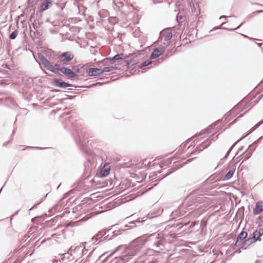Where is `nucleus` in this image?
Returning a JSON list of instances; mask_svg holds the SVG:
<instances>
[{"instance_id": "1", "label": "nucleus", "mask_w": 263, "mask_h": 263, "mask_svg": "<svg viewBox=\"0 0 263 263\" xmlns=\"http://www.w3.org/2000/svg\"><path fill=\"white\" fill-rule=\"evenodd\" d=\"M71 128V134L74 138L76 144L80 151L83 153L86 162L90 164H110L112 163L118 162L120 158L117 156H113L109 161H103L102 157L94 154L95 142L91 140H86L85 130L82 127V121L81 120H74L72 116L69 117L66 121L65 128Z\"/></svg>"}, {"instance_id": "2", "label": "nucleus", "mask_w": 263, "mask_h": 263, "mask_svg": "<svg viewBox=\"0 0 263 263\" xmlns=\"http://www.w3.org/2000/svg\"><path fill=\"white\" fill-rule=\"evenodd\" d=\"M147 235L139 237L132 242L130 247H126L125 246L121 245L117 248L115 252H118L120 249H130L134 251V254H132V256H135L140 250L146 241H149Z\"/></svg>"}, {"instance_id": "3", "label": "nucleus", "mask_w": 263, "mask_h": 263, "mask_svg": "<svg viewBox=\"0 0 263 263\" xmlns=\"http://www.w3.org/2000/svg\"><path fill=\"white\" fill-rule=\"evenodd\" d=\"M133 55V54H129L128 55L125 54L123 53H118L116 54L114 57L110 58L108 57L107 60H109V61L111 63H114L116 61L118 60H123L124 63H125V66L127 68H130L132 67L131 66H134L137 64V61L134 59V57H133L130 60H125L127 58L130 57V56Z\"/></svg>"}, {"instance_id": "4", "label": "nucleus", "mask_w": 263, "mask_h": 263, "mask_svg": "<svg viewBox=\"0 0 263 263\" xmlns=\"http://www.w3.org/2000/svg\"><path fill=\"white\" fill-rule=\"evenodd\" d=\"M149 241L153 242V247L155 249L162 250L164 247V240L162 233H154L148 236Z\"/></svg>"}, {"instance_id": "5", "label": "nucleus", "mask_w": 263, "mask_h": 263, "mask_svg": "<svg viewBox=\"0 0 263 263\" xmlns=\"http://www.w3.org/2000/svg\"><path fill=\"white\" fill-rule=\"evenodd\" d=\"M263 123V119L259 121L257 123H256L252 128H251L250 129H249L247 133H246L244 135V136L238 141L234 143L229 149V150L227 151V153L226 154L224 157L222 159H221L219 162V163L217 164H223L225 162L226 160L227 159L229 155L231 153L232 150L233 149V148L235 147V146L237 144V143L242 139L245 138L246 137L248 136L250 134H251L252 132H253L254 130L257 129L260 125H261Z\"/></svg>"}, {"instance_id": "6", "label": "nucleus", "mask_w": 263, "mask_h": 263, "mask_svg": "<svg viewBox=\"0 0 263 263\" xmlns=\"http://www.w3.org/2000/svg\"><path fill=\"white\" fill-rule=\"evenodd\" d=\"M123 251L122 255L113 259L110 263H125L129 261L134 254V251L130 249H120L119 251Z\"/></svg>"}, {"instance_id": "7", "label": "nucleus", "mask_w": 263, "mask_h": 263, "mask_svg": "<svg viewBox=\"0 0 263 263\" xmlns=\"http://www.w3.org/2000/svg\"><path fill=\"white\" fill-rule=\"evenodd\" d=\"M218 134L215 135V134H213L211 136L210 138L207 139L204 141H203L200 145H198L194 153H199L200 152L202 151L203 149L208 148L210 145L211 144V141H215L218 138Z\"/></svg>"}, {"instance_id": "8", "label": "nucleus", "mask_w": 263, "mask_h": 263, "mask_svg": "<svg viewBox=\"0 0 263 263\" xmlns=\"http://www.w3.org/2000/svg\"><path fill=\"white\" fill-rule=\"evenodd\" d=\"M87 250L85 249L83 246L80 245L78 246H71L69 251L70 253H72L74 259L81 258L83 255H84V251H86Z\"/></svg>"}, {"instance_id": "9", "label": "nucleus", "mask_w": 263, "mask_h": 263, "mask_svg": "<svg viewBox=\"0 0 263 263\" xmlns=\"http://www.w3.org/2000/svg\"><path fill=\"white\" fill-rule=\"evenodd\" d=\"M74 58V54L70 51H65L61 53L58 59V62L62 65H66Z\"/></svg>"}, {"instance_id": "10", "label": "nucleus", "mask_w": 263, "mask_h": 263, "mask_svg": "<svg viewBox=\"0 0 263 263\" xmlns=\"http://www.w3.org/2000/svg\"><path fill=\"white\" fill-rule=\"evenodd\" d=\"M51 84L53 86L60 88H66L68 87H73L75 88L79 87V86H76L74 84L66 82L62 79L59 78L53 79L51 82Z\"/></svg>"}, {"instance_id": "11", "label": "nucleus", "mask_w": 263, "mask_h": 263, "mask_svg": "<svg viewBox=\"0 0 263 263\" xmlns=\"http://www.w3.org/2000/svg\"><path fill=\"white\" fill-rule=\"evenodd\" d=\"M64 66H62V64H55L54 65H52V64L49 62L47 66L46 67V69L52 72V73L56 74L58 76H62V74L61 73V70L64 68Z\"/></svg>"}, {"instance_id": "12", "label": "nucleus", "mask_w": 263, "mask_h": 263, "mask_svg": "<svg viewBox=\"0 0 263 263\" xmlns=\"http://www.w3.org/2000/svg\"><path fill=\"white\" fill-rule=\"evenodd\" d=\"M110 168L109 165H100L97 170L96 177L98 178H104L109 174Z\"/></svg>"}, {"instance_id": "13", "label": "nucleus", "mask_w": 263, "mask_h": 263, "mask_svg": "<svg viewBox=\"0 0 263 263\" xmlns=\"http://www.w3.org/2000/svg\"><path fill=\"white\" fill-rule=\"evenodd\" d=\"M191 159H188L185 161L180 162L179 160H176V159L175 158H171L167 159L166 161L163 163L162 161L160 162H158L157 164H187L191 161ZM153 164H156V163H154Z\"/></svg>"}, {"instance_id": "14", "label": "nucleus", "mask_w": 263, "mask_h": 263, "mask_svg": "<svg viewBox=\"0 0 263 263\" xmlns=\"http://www.w3.org/2000/svg\"><path fill=\"white\" fill-rule=\"evenodd\" d=\"M166 49V46H160L158 48H155L152 52L149 57L150 60L155 59L162 55Z\"/></svg>"}, {"instance_id": "15", "label": "nucleus", "mask_w": 263, "mask_h": 263, "mask_svg": "<svg viewBox=\"0 0 263 263\" xmlns=\"http://www.w3.org/2000/svg\"><path fill=\"white\" fill-rule=\"evenodd\" d=\"M61 73L70 79H74L79 77L78 74L73 71V69H71L65 66H64L63 69L61 70Z\"/></svg>"}, {"instance_id": "16", "label": "nucleus", "mask_w": 263, "mask_h": 263, "mask_svg": "<svg viewBox=\"0 0 263 263\" xmlns=\"http://www.w3.org/2000/svg\"><path fill=\"white\" fill-rule=\"evenodd\" d=\"M54 0H42V2L39 7V11L43 12L53 6Z\"/></svg>"}, {"instance_id": "17", "label": "nucleus", "mask_w": 263, "mask_h": 263, "mask_svg": "<svg viewBox=\"0 0 263 263\" xmlns=\"http://www.w3.org/2000/svg\"><path fill=\"white\" fill-rule=\"evenodd\" d=\"M74 259V258L72 254L70 253V252L68 251L67 253L61 255V258L59 259V261L61 263H66V260L72 261Z\"/></svg>"}, {"instance_id": "18", "label": "nucleus", "mask_w": 263, "mask_h": 263, "mask_svg": "<svg viewBox=\"0 0 263 263\" xmlns=\"http://www.w3.org/2000/svg\"><path fill=\"white\" fill-rule=\"evenodd\" d=\"M102 69L99 68H89L86 69V73L88 76H97L103 73Z\"/></svg>"}, {"instance_id": "19", "label": "nucleus", "mask_w": 263, "mask_h": 263, "mask_svg": "<svg viewBox=\"0 0 263 263\" xmlns=\"http://www.w3.org/2000/svg\"><path fill=\"white\" fill-rule=\"evenodd\" d=\"M162 35L164 37L165 41H168L171 40L173 37V34L170 28L164 29L160 32V36Z\"/></svg>"}, {"instance_id": "20", "label": "nucleus", "mask_w": 263, "mask_h": 263, "mask_svg": "<svg viewBox=\"0 0 263 263\" xmlns=\"http://www.w3.org/2000/svg\"><path fill=\"white\" fill-rule=\"evenodd\" d=\"M186 10L182 9L179 10V12L177 13L176 17V21L178 23H181L184 21V19L186 16Z\"/></svg>"}, {"instance_id": "21", "label": "nucleus", "mask_w": 263, "mask_h": 263, "mask_svg": "<svg viewBox=\"0 0 263 263\" xmlns=\"http://www.w3.org/2000/svg\"><path fill=\"white\" fill-rule=\"evenodd\" d=\"M255 16L254 14H253V13H252L251 14H250L249 15H248L246 17V21L243 22L242 23H241L240 24V25L237 27V28H223V29L226 30H227V31H234L237 29H238V28H239L241 26H242L246 22H249L250 21L251 19H252Z\"/></svg>"}, {"instance_id": "22", "label": "nucleus", "mask_w": 263, "mask_h": 263, "mask_svg": "<svg viewBox=\"0 0 263 263\" xmlns=\"http://www.w3.org/2000/svg\"><path fill=\"white\" fill-rule=\"evenodd\" d=\"M247 233L245 231H242L238 236L235 245L236 247H239L241 245V241L247 237Z\"/></svg>"}, {"instance_id": "23", "label": "nucleus", "mask_w": 263, "mask_h": 263, "mask_svg": "<svg viewBox=\"0 0 263 263\" xmlns=\"http://www.w3.org/2000/svg\"><path fill=\"white\" fill-rule=\"evenodd\" d=\"M263 211V202L261 201L256 203L255 208L253 209V214L258 215Z\"/></svg>"}, {"instance_id": "24", "label": "nucleus", "mask_w": 263, "mask_h": 263, "mask_svg": "<svg viewBox=\"0 0 263 263\" xmlns=\"http://www.w3.org/2000/svg\"><path fill=\"white\" fill-rule=\"evenodd\" d=\"M257 240V238H255V237H250L241 243V248H244L245 249H246L253 242H256Z\"/></svg>"}, {"instance_id": "25", "label": "nucleus", "mask_w": 263, "mask_h": 263, "mask_svg": "<svg viewBox=\"0 0 263 263\" xmlns=\"http://www.w3.org/2000/svg\"><path fill=\"white\" fill-rule=\"evenodd\" d=\"M252 154L253 153H252L251 151H249L248 149H246L243 153L240 154V156L241 157V159H242V161L239 164H242V163L245 161L249 159L252 156Z\"/></svg>"}, {"instance_id": "26", "label": "nucleus", "mask_w": 263, "mask_h": 263, "mask_svg": "<svg viewBox=\"0 0 263 263\" xmlns=\"http://www.w3.org/2000/svg\"><path fill=\"white\" fill-rule=\"evenodd\" d=\"M37 57L41 62L42 64L44 66V67L46 68V67L47 66L50 62L42 53H38Z\"/></svg>"}, {"instance_id": "27", "label": "nucleus", "mask_w": 263, "mask_h": 263, "mask_svg": "<svg viewBox=\"0 0 263 263\" xmlns=\"http://www.w3.org/2000/svg\"><path fill=\"white\" fill-rule=\"evenodd\" d=\"M235 172V168H231L229 169L228 172L226 173V174L224 176L223 178L222 179L223 181H227L230 180L234 175Z\"/></svg>"}, {"instance_id": "28", "label": "nucleus", "mask_w": 263, "mask_h": 263, "mask_svg": "<svg viewBox=\"0 0 263 263\" xmlns=\"http://www.w3.org/2000/svg\"><path fill=\"white\" fill-rule=\"evenodd\" d=\"M106 231L104 230H101L99 231L95 236H93L92 239L98 240L105 235Z\"/></svg>"}, {"instance_id": "29", "label": "nucleus", "mask_w": 263, "mask_h": 263, "mask_svg": "<svg viewBox=\"0 0 263 263\" xmlns=\"http://www.w3.org/2000/svg\"><path fill=\"white\" fill-rule=\"evenodd\" d=\"M53 6H54V8L57 10L58 12H60L63 10L64 8V5L62 4H60L59 3L53 2Z\"/></svg>"}, {"instance_id": "30", "label": "nucleus", "mask_w": 263, "mask_h": 263, "mask_svg": "<svg viewBox=\"0 0 263 263\" xmlns=\"http://www.w3.org/2000/svg\"><path fill=\"white\" fill-rule=\"evenodd\" d=\"M237 155L236 154V155L233 157L231 161H230L228 164H237L241 159V158L239 159L240 157V156L236 157Z\"/></svg>"}, {"instance_id": "31", "label": "nucleus", "mask_w": 263, "mask_h": 263, "mask_svg": "<svg viewBox=\"0 0 263 263\" xmlns=\"http://www.w3.org/2000/svg\"><path fill=\"white\" fill-rule=\"evenodd\" d=\"M263 235V229H260L258 231L256 230L253 234V237H255V238H257V240H259V238Z\"/></svg>"}, {"instance_id": "32", "label": "nucleus", "mask_w": 263, "mask_h": 263, "mask_svg": "<svg viewBox=\"0 0 263 263\" xmlns=\"http://www.w3.org/2000/svg\"><path fill=\"white\" fill-rule=\"evenodd\" d=\"M117 69H118V67L116 66H107L102 68L101 71L103 73L104 72H110Z\"/></svg>"}, {"instance_id": "33", "label": "nucleus", "mask_w": 263, "mask_h": 263, "mask_svg": "<svg viewBox=\"0 0 263 263\" xmlns=\"http://www.w3.org/2000/svg\"><path fill=\"white\" fill-rule=\"evenodd\" d=\"M258 143V141L254 142L252 144H250L249 146L247 149L249 151H251V153H253V152L255 150V149L257 146Z\"/></svg>"}, {"instance_id": "34", "label": "nucleus", "mask_w": 263, "mask_h": 263, "mask_svg": "<svg viewBox=\"0 0 263 263\" xmlns=\"http://www.w3.org/2000/svg\"><path fill=\"white\" fill-rule=\"evenodd\" d=\"M152 63V61H151V60H146L145 61H144L142 64L138 65V67L139 68H142L144 67L147 66L149 65H151Z\"/></svg>"}, {"instance_id": "35", "label": "nucleus", "mask_w": 263, "mask_h": 263, "mask_svg": "<svg viewBox=\"0 0 263 263\" xmlns=\"http://www.w3.org/2000/svg\"><path fill=\"white\" fill-rule=\"evenodd\" d=\"M136 223H141V221H133L132 222H129V225H126L125 226V228H126L127 230L132 229L136 226Z\"/></svg>"}, {"instance_id": "36", "label": "nucleus", "mask_w": 263, "mask_h": 263, "mask_svg": "<svg viewBox=\"0 0 263 263\" xmlns=\"http://www.w3.org/2000/svg\"><path fill=\"white\" fill-rule=\"evenodd\" d=\"M72 69L74 70L76 73H79L81 76H83L82 74V69H84L83 66H82L81 68H79L78 66H72Z\"/></svg>"}, {"instance_id": "37", "label": "nucleus", "mask_w": 263, "mask_h": 263, "mask_svg": "<svg viewBox=\"0 0 263 263\" xmlns=\"http://www.w3.org/2000/svg\"><path fill=\"white\" fill-rule=\"evenodd\" d=\"M152 159H153V158L142 159L140 161V162L139 163V164L141 163V164H145V163H147V164L149 165L152 163V161L151 160ZM145 164H146L145 163Z\"/></svg>"}, {"instance_id": "38", "label": "nucleus", "mask_w": 263, "mask_h": 263, "mask_svg": "<svg viewBox=\"0 0 263 263\" xmlns=\"http://www.w3.org/2000/svg\"><path fill=\"white\" fill-rule=\"evenodd\" d=\"M18 34V31L17 30H15L9 35V39L10 40H14L16 38Z\"/></svg>"}, {"instance_id": "39", "label": "nucleus", "mask_w": 263, "mask_h": 263, "mask_svg": "<svg viewBox=\"0 0 263 263\" xmlns=\"http://www.w3.org/2000/svg\"><path fill=\"white\" fill-rule=\"evenodd\" d=\"M189 224V223L186 222L185 223H183L182 222H178L176 224H174L172 226V227H177L178 226L179 228H178V230H180L183 226H187Z\"/></svg>"}, {"instance_id": "40", "label": "nucleus", "mask_w": 263, "mask_h": 263, "mask_svg": "<svg viewBox=\"0 0 263 263\" xmlns=\"http://www.w3.org/2000/svg\"><path fill=\"white\" fill-rule=\"evenodd\" d=\"M108 58H106L104 59L103 60L97 62L98 65H100V64H103L104 65H108L109 60H107Z\"/></svg>"}, {"instance_id": "41", "label": "nucleus", "mask_w": 263, "mask_h": 263, "mask_svg": "<svg viewBox=\"0 0 263 263\" xmlns=\"http://www.w3.org/2000/svg\"><path fill=\"white\" fill-rule=\"evenodd\" d=\"M210 133V131H208V129L205 128V129H202L199 134H196V135H195V136H202V135H204L205 134H208Z\"/></svg>"}, {"instance_id": "42", "label": "nucleus", "mask_w": 263, "mask_h": 263, "mask_svg": "<svg viewBox=\"0 0 263 263\" xmlns=\"http://www.w3.org/2000/svg\"><path fill=\"white\" fill-rule=\"evenodd\" d=\"M47 148L46 147H41L39 146H26L25 148L23 149V150L27 149H44Z\"/></svg>"}, {"instance_id": "43", "label": "nucleus", "mask_w": 263, "mask_h": 263, "mask_svg": "<svg viewBox=\"0 0 263 263\" xmlns=\"http://www.w3.org/2000/svg\"><path fill=\"white\" fill-rule=\"evenodd\" d=\"M220 122V120H218L217 121H216V122L215 123H214V124H211V125H210V126H208V128H206V129H208V131H210V132H211V130L212 129H214V128L215 127V126H216V124H217V123H219V122Z\"/></svg>"}, {"instance_id": "44", "label": "nucleus", "mask_w": 263, "mask_h": 263, "mask_svg": "<svg viewBox=\"0 0 263 263\" xmlns=\"http://www.w3.org/2000/svg\"><path fill=\"white\" fill-rule=\"evenodd\" d=\"M96 86H96V84L95 83L90 84L88 86H79V87L84 88H91L95 87Z\"/></svg>"}, {"instance_id": "45", "label": "nucleus", "mask_w": 263, "mask_h": 263, "mask_svg": "<svg viewBox=\"0 0 263 263\" xmlns=\"http://www.w3.org/2000/svg\"><path fill=\"white\" fill-rule=\"evenodd\" d=\"M8 85V84L6 83V80L5 79L0 80V86L2 87H5Z\"/></svg>"}, {"instance_id": "46", "label": "nucleus", "mask_w": 263, "mask_h": 263, "mask_svg": "<svg viewBox=\"0 0 263 263\" xmlns=\"http://www.w3.org/2000/svg\"><path fill=\"white\" fill-rule=\"evenodd\" d=\"M115 5L118 7L119 8H120L121 7H122L124 5V3L122 1H120L119 2H117V3H116L115 1H114Z\"/></svg>"}, {"instance_id": "47", "label": "nucleus", "mask_w": 263, "mask_h": 263, "mask_svg": "<svg viewBox=\"0 0 263 263\" xmlns=\"http://www.w3.org/2000/svg\"><path fill=\"white\" fill-rule=\"evenodd\" d=\"M178 168H179V167H178V168H176V169H175V168H171L170 169V170H171V171H170L168 173H166L165 175H168L170 174L171 173H173V172H175L176 170H177V169H178ZM168 171H170V170H168Z\"/></svg>"}, {"instance_id": "48", "label": "nucleus", "mask_w": 263, "mask_h": 263, "mask_svg": "<svg viewBox=\"0 0 263 263\" xmlns=\"http://www.w3.org/2000/svg\"><path fill=\"white\" fill-rule=\"evenodd\" d=\"M253 14H254V15H256L258 14H260V13H263V10H257V11H255L254 12H253Z\"/></svg>"}, {"instance_id": "49", "label": "nucleus", "mask_w": 263, "mask_h": 263, "mask_svg": "<svg viewBox=\"0 0 263 263\" xmlns=\"http://www.w3.org/2000/svg\"><path fill=\"white\" fill-rule=\"evenodd\" d=\"M253 14H254V15H256L258 14H260V13H263V10H257V11H255L254 12H253Z\"/></svg>"}, {"instance_id": "50", "label": "nucleus", "mask_w": 263, "mask_h": 263, "mask_svg": "<svg viewBox=\"0 0 263 263\" xmlns=\"http://www.w3.org/2000/svg\"><path fill=\"white\" fill-rule=\"evenodd\" d=\"M243 116V114H241L240 116H239L237 117V119H235L234 120H233V121L231 123V124L232 125V124H235V123L236 122V121H237V119H238V118H239L242 117Z\"/></svg>"}, {"instance_id": "51", "label": "nucleus", "mask_w": 263, "mask_h": 263, "mask_svg": "<svg viewBox=\"0 0 263 263\" xmlns=\"http://www.w3.org/2000/svg\"><path fill=\"white\" fill-rule=\"evenodd\" d=\"M43 198H42V199H41V202H39V203H37L35 204H34V205H33V206H32V208L29 210V211H31V210H33V209H34L36 208V206H37V205H39V204L41 202H42V201H43Z\"/></svg>"}, {"instance_id": "52", "label": "nucleus", "mask_w": 263, "mask_h": 263, "mask_svg": "<svg viewBox=\"0 0 263 263\" xmlns=\"http://www.w3.org/2000/svg\"><path fill=\"white\" fill-rule=\"evenodd\" d=\"M199 224V221H194L193 222H192L191 225L190 226V228H193V227H194L195 225L196 224Z\"/></svg>"}, {"instance_id": "53", "label": "nucleus", "mask_w": 263, "mask_h": 263, "mask_svg": "<svg viewBox=\"0 0 263 263\" xmlns=\"http://www.w3.org/2000/svg\"><path fill=\"white\" fill-rule=\"evenodd\" d=\"M74 97V96H68L67 98H65L62 99V100L65 101V100H67L68 99L71 100V99H72Z\"/></svg>"}, {"instance_id": "54", "label": "nucleus", "mask_w": 263, "mask_h": 263, "mask_svg": "<svg viewBox=\"0 0 263 263\" xmlns=\"http://www.w3.org/2000/svg\"><path fill=\"white\" fill-rule=\"evenodd\" d=\"M153 2L155 4H157L162 2V0H153Z\"/></svg>"}, {"instance_id": "55", "label": "nucleus", "mask_w": 263, "mask_h": 263, "mask_svg": "<svg viewBox=\"0 0 263 263\" xmlns=\"http://www.w3.org/2000/svg\"><path fill=\"white\" fill-rule=\"evenodd\" d=\"M243 149H244V147H243V146L241 147L239 149V150L238 151V152H237V153L236 155H238V154H239L240 153H241V152L243 151Z\"/></svg>"}, {"instance_id": "56", "label": "nucleus", "mask_w": 263, "mask_h": 263, "mask_svg": "<svg viewBox=\"0 0 263 263\" xmlns=\"http://www.w3.org/2000/svg\"><path fill=\"white\" fill-rule=\"evenodd\" d=\"M130 176L133 178H136L137 175L134 173H129Z\"/></svg>"}, {"instance_id": "57", "label": "nucleus", "mask_w": 263, "mask_h": 263, "mask_svg": "<svg viewBox=\"0 0 263 263\" xmlns=\"http://www.w3.org/2000/svg\"><path fill=\"white\" fill-rule=\"evenodd\" d=\"M240 34H241L242 36H244L245 37L249 38L250 40H254V38L250 37L248 36L247 35H245V34H242V33H240Z\"/></svg>"}, {"instance_id": "58", "label": "nucleus", "mask_w": 263, "mask_h": 263, "mask_svg": "<svg viewBox=\"0 0 263 263\" xmlns=\"http://www.w3.org/2000/svg\"><path fill=\"white\" fill-rule=\"evenodd\" d=\"M162 38H163L162 35L160 36V34L159 35V37L158 39L157 42H161L162 41Z\"/></svg>"}, {"instance_id": "59", "label": "nucleus", "mask_w": 263, "mask_h": 263, "mask_svg": "<svg viewBox=\"0 0 263 263\" xmlns=\"http://www.w3.org/2000/svg\"><path fill=\"white\" fill-rule=\"evenodd\" d=\"M51 91L52 92H58L60 91V90L57 89H53L51 90Z\"/></svg>"}, {"instance_id": "60", "label": "nucleus", "mask_w": 263, "mask_h": 263, "mask_svg": "<svg viewBox=\"0 0 263 263\" xmlns=\"http://www.w3.org/2000/svg\"><path fill=\"white\" fill-rule=\"evenodd\" d=\"M10 142H11V140L5 142V143H3V146H6Z\"/></svg>"}, {"instance_id": "61", "label": "nucleus", "mask_w": 263, "mask_h": 263, "mask_svg": "<svg viewBox=\"0 0 263 263\" xmlns=\"http://www.w3.org/2000/svg\"><path fill=\"white\" fill-rule=\"evenodd\" d=\"M32 27L34 30L37 31V28H38V27L37 26H36L34 23H32Z\"/></svg>"}, {"instance_id": "62", "label": "nucleus", "mask_w": 263, "mask_h": 263, "mask_svg": "<svg viewBox=\"0 0 263 263\" xmlns=\"http://www.w3.org/2000/svg\"><path fill=\"white\" fill-rule=\"evenodd\" d=\"M96 86H101L104 83H101V82H96Z\"/></svg>"}, {"instance_id": "63", "label": "nucleus", "mask_w": 263, "mask_h": 263, "mask_svg": "<svg viewBox=\"0 0 263 263\" xmlns=\"http://www.w3.org/2000/svg\"><path fill=\"white\" fill-rule=\"evenodd\" d=\"M165 58L161 57L158 60V61H161L160 62H162L164 60Z\"/></svg>"}, {"instance_id": "64", "label": "nucleus", "mask_w": 263, "mask_h": 263, "mask_svg": "<svg viewBox=\"0 0 263 263\" xmlns=\"http://www.w3.org/2000/svg\"><path fill=\"white\" fill-rule=\"evenodd\" d=\"M255 263H262V261H261V260L258 259V260H256Z\"/></svg>"}]
</instances>
